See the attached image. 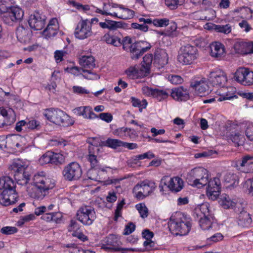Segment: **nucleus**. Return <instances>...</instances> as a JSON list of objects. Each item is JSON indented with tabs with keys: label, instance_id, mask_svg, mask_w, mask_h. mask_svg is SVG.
Returning a JSON list of instances; mask_svg holds the SVG:
<instances>
[{
	"label": "nucleus",
	"instance_id": "nucleus-1",
	"mask_svg": "<svg viewBox=\"0 0 253 253\" xmlns=\"http://www.w3.org/2000/svg\"><path fill=\"white\" fill-rule=\"evenodd\" d=\"M43 174L42 172V174H36L33 177V183L36 191L33 197L37 199H43L48 191L55 186L54 180L45 177Z\"/></svg>",
	"mask_w": 253,
	"mask_h": 253
},
{
	"label": "nucleus",
	"instance_id": "nucleus-2",
	"mask_svg": "<svg viewBox=\"0 0 253 253\" xmlns=\"http://www.w3.org/2000/svg\"><path fill=\"white\" fill-rule=\"evenodd\" d=\"M43 115L50 122L59 126L66 127L73 124L70 117L60 109H47L44 112Z\"/></svg>",
	"mask_w": 253,
	"mask_h": 253
},
{
	"label": "nucleus",
	"instance_id": "nucleus-3",
	"mask_svg": "<svg viewBox=\"0 0 253 253\" xmlns=\"http://www.w3.org/2000/svg\"><path fill=\"white\" fill-rule=\"evenodd\" d=\"M186 178L189 184L201 188L207 184L209 172L203 168H195L188 173Z\"/></svg>",
	"mask_w": 253,
	"mask_h": 253
},
{
	"label": "nucleus",
	"instance_id": "nucleus-4",
	"mask_svg": "<svg viewBox=\"0 0 253 253\" xmlns=\"http://www.w3.org/2000/svg\"><path fill=\"white\" fill-rule=\"evenodd\" d=\"M179 218L171 220L169 223L170 232L175 235H186L190 230L191 223L189 219L184 215H180Z\"/></svg>",
	"mask_w": 253,
	"mask_h": 253
},
{
	"label": "nucleus",
	"instance_id": "nucleus-5",
	"mask_svg": "<svg viewBox=\"0 0 253 253\" xmlns=\"http://www.w3.org/2000/svg\"><path fill=\"white\" fill-rule=\"evenodd\" d=\"M9 169L12 171L14 178L18 184L25 185L28 183L30 175L26 171V168L21 161H15L10 166Z\"/></svg>",
	"mask_w": 253,
	"mask_h": 253
},
{
	"label": "nucleus",
	"instance_id": "nucleus-6",
	"mask_svg": "<svg viewBox=\"0 0 253 253\" xmlns=\"http://www.w3.org/2000/svg\"><path fill=\"white\" fill-rule=\"evenodd\" d=\"M198 55L197 47L187 44L180 48L178 60L183 65H189L197 58Z\"/></svg>",
	"mask_w": 253,
	"mask_h": 253
},
{
	"label": "nucleus",
	"instance_id": "nucleus-7",
	"mask_svg": "<svg viewBox=\"0 0 253 253\" xmlns=\"http://www.w3.org/2000/svg\"><path fill=\"white\" fill-rule=\"evenodd\" d=\"M156 187L155 182L145 180L138 183L134 187L133 193L137 199L142 200L152 193Z\"/></svg>",
	"mask_w": 253,
	"mask_h": 253
},
{
	"label": "nucleus",
	"instance_id": "nucleus-8",
	"mask_svg": "<svg viewBox=\"0 0 253 253\" xmlns=\"http://www.w3.org/2000/svg\"><path fill=\"white\" fill-rule=\"evenodd\" d=\"M62 173L65 179L69 181L76 180L81 177L82 169L78 163L72 162L65 167Z\"/></svg>",
	"mask_w": 253,
	"mask_h": 253
},
{
	"label": "nucleus",
	"instance_id": "nucleus-9",
	"mask_svg": "<svg viewBox=\"0 0 253 253\" xmlns=\"http://www.w3.org/2000/svg\"><path fill=\"white\" fill-rule=\"evenodd\" d=\"M151 47L150 43L144 41L135 42L131 44L129 52L132 59H138Z\"/></svg>",
	"mask_w": 253,
	"mask_h": 253
},
{
	"label": "nucleus",
	"instance_id": "nucleus-10",
	"mask_svg": "<svg viewBox=\"0 0 253 253\" xmlns=\"http://www.w3.org/2000/svg\"><path fill=\"white\" fill-rule=\"evenodd\" d=\"M46 18V16L42 11H35L29 17V25L35 30H41L44 28Z\"/></svg>",
	"mask_w": 253,
	"mask_h": 253
},
{
	"label": "nucleus",
	"instance_id": "nucleus-11",
	"mask_svg": "<svg viewBox=\"0 0 253 253\" xmlns=\"http://www.w3.org/2000/svg\"><path fill=\"white\" fill-rule=\"evenodd\" d=\"M235 81L244 85H250L253 84V72L246 68H240L234 75Z\"/></svg>",
	"mask_w": 253,
	"mask_h": 253
},
{
	"label": "nucleus",
	"instance_id": "nucleus-12",
	"mask_svg": "<svg viewBox=\"0 0 253 253\" xmlns=\"http://www.w3.org/2000/svg\"><path fill=\"white\" fill-rule=\"evenodd\" d=\"M18 194L16 190V187L6 190H3L0 194V203L4 206L13 205L18 200Z\"/></svg>",
	"mask_w": 253,
	"mask_h": 253
},
{
	"label": "nucleus",
	"instance_id": "nucleus-13",
	"mask_svg": "<svg viewBox=\"0 0 253 253\" xmlns=\"http://www.w3.org/2000/svg\"><path fill=\"white\" fill-rule=\"evenodd\" d=\"M93 211L94 209L89 206L81 207L77 212V218L83 224L89 225L94 220L92 214Z\"/></svg>",
	"mask_w": 253,
	"mask_h": 253
},
{
	"label": "nucleus",
	"instance_id": "nucleus-14",
	"mask_svg": "<svg viewBox=\"0 0 253 253\" xmlns=\"http://www.w3.org/2000/svg\"><path fill=\"white\" fill-rule=\"evenodd\" d=\"M23 15V10L20 7L14 5L8 12L3 15L2 19L5 24L11 25L13 22L20 21Z\"/></svg>",
	"mask_w": 253,
	"mask_h": 253
},
{
	"label": "nucleus",
	"instance_id": "nucleus-15",
	"mask_svg": "<svg viewBox=\"0 0 253 253\" xmlns=\"http://www.w3.org/2000/svg\"><path fill=\"white\" fill-rule=\"evenodd\" d=\"M91 27L86 20H81L77 24L74 32L76 38L84 40L91 35Z\"/></svg>",
	"mask_w": 253,
	"mask_h": 253
},
{
	"label": "nucleus",
	"instance_id": "nucleus-16",
	"mask_svg": "<svg viewBox=\"0 0 253 253\" xmlns=\"http://www.w3.org/2000/svg\"><path fill=\"white\" fill-rule=\"evenodd\" d=\"M207 188V195L212 200H216L220 192V180L218 177H214L213 179H208Z\"/></svg>",
	"mask_w": 253,
	"mask_h": 253
},
{
	"label": "nucleus",
	"instance_id": "nucleus-17",
	"mask_svg": "<svg viewBox=\"0 0 253 253\" xmlns=\"http://www.w3.org/2000/svg\"><path fill=\"white\" fill-rule=\"evenodd\" d=\"M87 142L89 145L88 147V154L86 156V159L90 163L91 165V168L87 172V176L88 179L93 180L94 177L92 175L94 173V162L95 161L94 138H88Z\"/></svg>",
	"mask_w": 253,
	"mask_h": 253
},
{
	"label": "nucleus",
	"instance_id": "nucleus-18",
	"mask_svg": "<svg viewBox=\"0 0 253 253\" xmlns=\"http://www.w3.org/2000/svg\"><path fill=\"white\" fill-rule=\"evenodd\" d=\"M253 164V155H246L240 159L233 162V165L238 170L248 173L250 171V167Z\"/></svg>",
	"mask_w": 253,
	"mask_h": 253
},
{
	"label": "nucleus",
	"instance_id": "nucleus-19",
	"mask_svg": "<svg viewBox=\"0 0 253 253\" xmlns=\"http://www.w3.org/2000/svg\"><path fill=\"white\" fill-rule=\"evenodd\" d=\"M209 80L213 86H223L227 81V77L224 72L217 69L210 73Z\"/></svg>",
	"mask_w": 253,
	"mask_h": 253
},
{
	"label": "nucleus",
	"instance_id": "nucleus-20",
	"mask_svg": "<svg viewBox=\"0 0 253 253\" xmlns=\"http://www.w3.org/2000/svg\"><path fill=\"white\" fill-rule=\"evenodd\" d=\"M105 244H103L101 248L105 250H114L115 251L126 250L123 248H119L121 244L120 239L115 235H109L104 240Z\"/></svg>",
	"mask_w": 253,
	"mask_h": 253
},
{
	"label": "nucleus",
	"instance_id": "nucleus-21",
	"mask_svg": "<svg viewBox=\"0 0 253 253\" xmlns=\"http://www.w3.org/2000/svg\"><path fill=\"white\" fill-rule=\"evenodd\" d=\"M234 48L236 53L241 54L253 53V42L239 40L235 43Z\"/></svg>",
	"mask_w": 253,
	"mask_h": 253
},
{
	"label": "nucleus",
	"instance_id": "nucleus-22",
	"mask_svg": "<svg viewBox=\"0 0 253 253\" xmlns=\"http://www.w3.org/2000/svg\"><path fill=\"white\" fill-rule=\"evenodd\" d=\"M190 86L195 90L197 94L200 96L209 94L210 92L209 86L205 79L192 81L191 82Z\"/></svg>",
	"mask_w": 253,
	"mask_h": 253
},
{
	"label": "nucleus",
	"instance_id": "nucleus-23",
	"mask_svg": "<svg viewBox=\"0 0 253 253\" xmlns=\"http://www.w3.org/2000/svg\"><path fill=\"white\" fill-rule=\"evenodd\" d=\"M15 121V115L12 109L0 108V127L9 126Z\"/></svg>",
	"mask_w": 253,
	"mask_h": 253
},
{
	"label": "nucleus",
	"instance_id": "nucleus-24",
	"mask_svg": "<svg viewBox=\"0 0 253 253\" xmlns=\"http://www.w3.org/2000/svg\"><path fill=\"white\" fill-rule=\"evenodd\" d=\"M168 63V56L166 51L162 49L157 48L154 52V63L158 64L159 68L163 67Z\"/></svg>",
	"mask_w": 253,
	"mask_h": 253
},
{
	"label": "nucleus",
	"instance_id": "nucleus-25",
	"mask_svg": "<svg viewBox=\"0 0 253 253\" xmlns=\"http://www.w3.org/2000/svg\"><path fill=\"white\" fill-rule=\"evenodd\" d=\"M16 34L17 38L20 42L24 43L30 42L32 32L29 29H26L23 26H20L17 27Z\"/></svg>",
	"mask_w": 253,
	"mask_h": 253
},
{
	"label": "nucleus",
	"instance_id": "nucleus-26",
	"mask_svg": "<svg viewBox=\"0 0 253 253\" xmlns=\"http://www.w3.org/2000/svg\"><path fill=\"white\" fill-rule=\"evenodd\" d=\"M58 21L55 18L51 19L46 29L43 31V34L46 39L54 37L57 33L58 29Z\"/></svg>",
	"mask_w": 253,
	"mask_h": 253
},
{
	"label": "nucleus",
	"instance_id": "nucleus-27",
	"mask_svg": "<svg viewBox=\"0 0 253 253\" xmlns=\"http://www.w3.org/2000/svg\"><path fill=\"white\" fill-rule=\"evenodd\" d=\"M171 96L177 101H186L189 98V93L186 90H184L182 87H174L171 89Z\"/></svg>",
	"mask_w": 253,
	"mask_h": 253
},
{
	"label": "nucleus",
	"instance_id": "nucleus-28",
	"mask_svg": "<svg viewBox=\"0 0 253 253\" xmlns=\"http://www.w3.org/2000/svg\"><path fill=\"white\" fill-rule=\"evenodd\" d=\"M193 215L195 219H199L200 217L211 216L208 203H203L197 206L194 211Z\"/></svg>",
	"mask_w": 253,
	"mask_h": 253
},
{
	"label": "nucleus",
	"instance_id": "nucleus-29",
	"mask_svg": "<svg viewBox=\"0 0 253 253\" xmlns=\"http://www.w3.org/2000/svg\"><path fill=\"white\" fill-rule=\"evenodd\" d=\"M66 70L69 73L75 76H78L84 73L83 76L88 80H93L95 77L94 74L92 72H90V70L87 69H83L77 67H72L71 68H67Z\"/></svg>",
	"mask_w": 253,
	"mask_h": 253
},
{
	"label": "nucleus",
	"instance_id": "nucleus-30",
	"mask_svg": "<svg viewBox=\"0 0 253 253\" xmlns=\"http://www.w3.org/2000/svg\"><path fill=\"white\" fill-rule=\"evenodd\" d=\"M210 48L211 55L216 58H220L225 53L224 46L220 42L212 43L210 45Z\"/></svg>",
	"mask_w": 253,
	"mask_h": 253
},
{
	"label": "nucleus",
	"instance_id": "nucleus-31",
	"mask_svg": "<svg viewBox=\"0 0 253 253\" xmlns=\"http://www.w3.org/2000/svg\"><path fill=\"white\" fill-rule=\"evenodd\" d=\"M168 187L171 191L179 192L183 188V181L179 177H173L170 179Z\"/></svg>",
	"mask_w": 253,
	"mask_h": 253
},
{
	"label": "nucleus",
	"instance_id": "nucleus-32",
	"mask_svg": "<svg viewBox=\"0 0 253 253\" xmlns=\"http://www.w3.org/2000/svg\"><path fill=\"white\" fill-rule=\"evenodd\" d=\"M114 134L122 138L126 137L132 138L136 135L135 131L133 129L128 128L124 127L116 129L114 131Z\"/></svg>",
	"mask_w": 253,
	"mask_h": 253
},
{
	"label": "nucleus",
	"instance_id": "nucleus-33",
	"mask_svg": "<svg viewBox=\"0 0 253 253\" xmlns=\"http://www.w3.org/2000/svg\"><path fill=\"white\" fill-rule=\"evenodd\" d=\"M252 222L251 215L246 211H242L238 216V224L243 227H249Z\"/></svg>",
	"mask_w": 253,
	"mask_h": 253
},
{
	"label": "nucleus",
	"instance_id": "nucleus-34",
	"mask_svg": "<svg viewBox=\"0 0 253 253\" xmlns=\"http://www.w3.org/2000/svg\"><path fill=\"white\" fill-rule=\"evenodd\" d=\"M153 60L154 59L152 54H146L143 57V63L140 69L143 76H146L149 73Z\"/></svg>",
	"mask_w": 253,
	"mask_h": 253
},
{
	"label": "nucleus",
	"instance_id": "nucleus-35",
	"mask_svg": "<svg viewBox=\"0 0 253 253\" xmlns=\"http://www.w3.org/2000/svg\"><path fill=\"white\" fill-rule=\"evenodd\" d=\"M94 61L92 56H83L80 58L79 63L82 66L92 72L91 70L95 67Z\"/></svg>",
	"mask_w": 253,
	"mask_h": 253
},
{
	"label": "nucleus",
	"instance_id": "nucleus-36",
	"mask_svg": "<svg viewBox=\"0 0 253 253\" xmlns=\"http://www.w3.org/2000/svg\"><path fill=\"white\" fill-rule=\"evenodd\" d=\"M74 113L77 116H83L84 118L92 119L94 114L89 107H80L75 108Z\"/></svg>",
	"mask_w": 253,
	"mask_h": 253
},
{
	"label": "nucleus",
	"instance_id": "nucleus-37",
	"mask_svg": "<svg viewBox=\"0 0 253 253\" xmlns=\"http://www.w3.org/2000/svg\"><path fill=\"white\" fill-rule=\"evenodd\" d=\"M138 21L139 22H142L143 24L132 23L131 24V27L145 32H147L148 30V27L146 24H152V20L151 18H139Z\"/></svg>",
	"mask_w": 253,
	"mask_h": 253
},
{
	"label": "nucleus",
	"instance_id": "nucleus-38",
	"mask_svg": "<svg viewBox=\"0 0 253 253\" xmlns=\"http://www.w3.org/2000/svg\"><path fill=\"white\" fill-rule=\"evenodd\" d=\"M13 187H16V183L11 177L8 176L0 177V190L2 191Z\"/></svg>",
	"mask_w": 253,
	"mask_h": 253
},
{
	"label": "nucleus",
	"instance_id": "nucleus-39",
	"mask_svg": "<svg viewBox=\"0 0 253 253\" xmlns=\"http://www.w3.org/2000/svg\"><path fill=\"white\" fill-rule=\"evenodd\" d=\"M220 205L226 209L234 208L236 203L232 200L229 196L226 194L222 195L221 196L219 200Z\"/></svg>",
	"mask_w": 253,
	"mask_h": 253
},
{
	"label": "nucleus",
	"instance_id": "nucleus-40",
	"mask_svg": "<svg viewBox=\"0 0 253 253\" xmlns=\"http://www.w3.org/2000/svg\"><path fill=\"white\" fill-rule=\"evenodd\" d=\"M101 40L105 42L107 44H112L115 46H119L121 45V39L118 37L106 34L102 37Z\"/></svg>",
	"mask_w": 253,
	"mask_h": 253
},
{
	"label": "nucleus",
	"instance_id": "nucleus-41",
	"mask_svg": "<svg viewBox=\"0 0 253 253\" xmlns=\"http://www.w3.org/2000/svg\"><path fill=\"white\" fill-rule=\"evenodd\" d=\"M119 7L121 10V11L119 12V18L122 19H129L134 16V11L133 10L125 7L123 5H119Z\"/></svg>",
	"mask_w": 253,
	"mask_h": 253
},
{
	"label": "nucleus",
	"instance_id": "nucleus-42",
	"mask_svg": "<svg viewBox=\"0 0 253 253\" xmlns=\"http://www.w3.org/2000/svg\"><path fill=\"white\" fill-rule=\"evenodd\" d=\"M14 0H0V13L5 15L14 6Z\"/></svg>",
	"mask_w": 253,
	"mask_h": 253
},
{
	"label": "nucleus",
	"instance_id": "nucleus-43",
	"mask_svg": "<svg viewBox=\"0 0 253 253\" xmlns=\"http://www.w3.org/2000/svg\"><path fill=\"white\" fill-rule=\"evenodd\" d=\"M199 224L203 230H208L211 228L213 220V216L200 217L199 219Z\"/></svg>",
	"mask_w": 253,
	"mask_h": 253
},
{
	"label": "nucleus",
	"instance_id": "nucleus-44",
	"mask_svg": "<svg viewBox=\"0 0 253 253\" xmlns=\"http://www.w3.org/2000/svg\"><path fill=\"white\" fill-rule=\"evenodd\" d=\"M210 29H214L216 31L225 34H228L231 32L232 27L230 24L225 25L212 24Z\"/></svg>",
	"mask_w": 253,
	"mask_h": 253
},
{
	"label": "nucleus",
	"instance_id": "nucleus-45",
	"mask_svg": "<svg viewBox=\"0 0 253 253\" xmlns=\"http://www.w3.org/2000/svg\"><path fill=\"white\" fill-rule=\"evenodd\" d=\"M123 142L121 140L116 139L108 138L105 141L103 142V145L107 146L112 149H116L123 145Z\"/></svg>",
	"mask_w": 253,
	"mask_h": 253
},
{
	"label": "nucleus",
	"instance_id": "nucleus-46",
	"mask_svg": "<svg viewBox=\"0 0 253 253\" xmlns=\"http://www.w3.org/2000/svg\"><path fill=\"white\" fill-rule=\"evenodd\" d=\"M168 96L169 93L166 90L154 88L152 97L161 101L168 98Z\"/></svg>",
	"mask_w": 253,
	"mask_h": 253
},
{
	"label": "nucleus",
	"instance_id": "nucleus-47",
	"mask_svg": "<svg viewBox=\"0 0 253 253\" xmlns=\"http://www.w3.org/2000/svg\"><path fill=\"white\" fill-rule=\"evenodd\" d=\"M230 138L232 142L238 145H242L245 141L243 132H235L231 135Z\"/></svg>",
	"mask_w": 253,
	"mask_h": 253
},
{
	"label": "nucleus",
	"instance_id": "nucleus-48",
	"mask_svg": "<svg viewBox=\"0 0 253 253\" xmlns=\"http://www.w3.org/2000/svg\"><path fill=\"white\" fill-rule=\"evenodd\" d=\"M131 103L134 107H137L139 108V110L140 112L142 111L143 109L146 108L147 102L145 99L140 101L139 99L132 97L131 98Z\"/></svg>",
	"mask_w": 253,
	"mask_h": 253
},
{
	"label": "nucleus",
	"instance_id": "nucleus-49",
	"mask_svg": "<svg viewBox=\"0 0 253 253\" xmlns=\"http://www.w3.org/2000/svg\"><path fill=\"white\" fill-rule=\"evenodd\" d=\"M135 208L139 211L142 218H144L148 215V210L144 203H140L136 205Z\"/></svg>",
	"mask_w": 253,
	"mask_h": 253
},
{
	"label": "nucleus",
	"instance_id": "nucleus-50",
	"mask_svg": "<svg viewBox=\"0 0 253 253\" xmlns=\"http://www.w3.org/2000/svg\"><path fill=\"white\" fill-rule=\"evenodd\" d=\"M121 45H123V48L124 50L129 51L131 44H133L132 40L128 36H126L121 40Z\"/></svg>",
	"mask_w": 253,
	"mask_h": 253
},
{
	"label": "nucleus",
	"instance_id": "nucleus-51",
	"mask_svg": "<svg viewBox=\"0 0 253 253\" xmlns=\"http://www.w3.org/2000/svg\"><path fill=\"white\" fill-rule=\"evenodd\" d=\"M125 25L126 24L122 22H116L108 20V29L110 30H115L118 28H124Z\"/></svg>",
	"mask_w": 253,
	"mask_h": 253
},
{
	"label": "nucleus",
	"instance_id": "nucleus-52",
	"mask_svg": "<svg viewBox=\"0 0 253 253\" xmlns=\"http://www.w3.org/2000/svg\"><path fill=\"white\" fill-rule=\"evenodd\" d=\"M51 152L48 151L44 154L40 159L39 163L43 165L48 163L51 164Z\"/></svg>",
	"mask_w": 253,
	"mask_h": 253
},
{
	"label": "nucleus",
	"instance_id": "nucleus-53",
	"mask_svg": "<svg viewBox=\"0 0 253 253\" xmlns=\"http://www.w3.org/2000/svg\"><path fill=\"white\" fill-rule=\"evenodd\" d=\"M184 0H165L166 5L171 9H176Z\"/></svg>",
	"mask_w": 253,
	"mask_h": 253
},
{
	"label": "nucleus",
	"instance_id": "nucleus-54",
	"mask_svg": "<svg viewBox=\"0 0 253 253\" xmlns=\"http://www.w3.org/2000/svg\"><path fill=\"white\" fill-rule=\"evenodd\" d=\"M51 164L57 165L61 164L64 161L62 155L59 153H54L51 152Z\"/></svg>",
	"mask_w": 253,
	"mask_h": 253
},
{
	"label": "nucleus",
	"instance_id": "nucleus-55",
	"mask_svg": "<svg viewBox=\"0 0 253 253\" xmlns=\"http://www.w3.org/2000/svg\"><path fill=\"white\" fill-rule=\"evenodd\" d=\"M152 23L156 26L160 27L169 26V20L167 19H155L152 20Z\"/></svg>",
	"mask_w": 253,
	"mask_h": 253
},
{
	"label": "nucleus",
	"instance_id": "nucleus-56",
	"mask_svg": "<svg viewBox=\"0 0 253 253\" xmlns=\"http://www.w3.org/2000/svg\"><path fill=\"white\" fill-rule=\"evenodd\" d=\"M125 73L130 79H134L138 76V70L135 67H130L126 70Z\"/></svg>",
	"mask_w": 253,
	"mask_h": 253
},
{
	"label": "nucleus",
	"instance_id": "nucleus-57",
	"mask_svg": "<svg viewBox=\"0 0 253 253\" xmlns=\"http://www.w3.org/2000/svg\"><path fill=\"white\" fill-rule=\"evenodd\" d=\"M103 6L102 8H103V10H101L100 8H98L97 10L98 11H97L98 12V13H99L102 15H111L113 17L118 18L119 13H116V12L109 13V12H107L106 11V10H107V8H106L107 3L106 2L103 1Z\"/></svg>",
	"mask_w": 253,
	"mask_h": 253
},
{
	"label": "nucleus",
	"instance_id": "nucleus-58",
	"mask_svg": "<svg viewBox=\"0 0 253 253\" xmlns=\"http://www.w3.org/2000/svg\"><path fill=\"white\" fill-rule=\"evenodd\" d=\"M169 81L172 84H180L183 82L182 78L178 75H170L168 76Z\"/></svg>",
	"mask_w": 253,
	"mask_h": 253
},
{
	"label": "nucleus",
	"instance_id": "nucleus-59",
	"mask_svg": "<svg viewBox=\"0 0 253 253\" xmlns=\"http://www.w3.org/2000/svg\"><path fill=\"white\" fill-rule=\"evenodd\" d=\"M1 232L5 235H11L17 232V229L15 227L5 226L1 229Z\"/></svg>",
	"mask_w": 253,
	"mask_h": 253
},
{
	"label": "nucleus",
	"instance_id": "nucleus-60",
	"mask_svg": "<svg viewBox=\"0 0 253 253\" xmlns=\"http://www.w3.org/2000/svg\"><path fill=\"white\" fill-rule=\"evenodd\" d=\"M40 123L35 120H31L28 122H26V128L29 129H38Z\"/></svg>",
	"mask_w": 253,
	"mask_h": 253
},
{
	"label": "nucleus",
	"instance_id": "nucleus-61",
	"mask_svg": "<svg viewBox=\"0 0 253 253\" xmlns=\"http://www.w3.org/2000/svg\"><path fill=\"white\" fill-rule=\"evenodd\" d=\"M96 118H99L101 120L104 121L107 123H110L113 120V116L109 113H100L98 116H96Z\"/></svg>",
	"mask_w": 253,
	"mask_h": 253
},
{
	"label": "nucleus",
	"instance_id": "nucleus-62",
	"mask_svg": "<svg viewBox=\"0 0 253 253\" xmlns=\"http://www.w3.org/2000/svg\"><path fill=\"white\" fill-rule=\"evenodd\" d=\"M15 129L18 132L26 130V122L24 120L20 121L16 124Z\"/></svg>",
	"mask_w": 253,
	"mask_h": 253
},
{
	"label": "nucleus",
	"instance_id": "nucleus-63",
	"mask_svg": "<svg viewBox=\"0 0 253 253\" xmlns=\"http://www.w3.org/2000/svg\"><path fill=\"white\" fill-rule=\"evenodd\" d=\"M236 175L231 172H226L224 175V180L227 183H232L235 179Z\"/></svg>",
	"mask_w": 253,
	"mask_h": 253
},
{
	"label": "nucleus",
	"instance_id": "nucleus-64",
	"mask_svg": "<svg viewBox=\"0 0 253 253\" xmlns=\"http://www.w3.org/2000/svg\"><path fill=\"white\" fill-rule=\"evenodd\" d=\"M246 135L251 141H253V125L248 126L246 130Z\"/></svg>",
	"mask_w": 253,
	"mask_h": 253
}]
</instances>
